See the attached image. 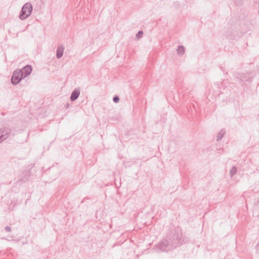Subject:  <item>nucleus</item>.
<instances>
[{
  "instance_id": "1",
  "label": "nucleus",
  "mask_w": 259,
  "mask_h": 259,
  "mask_svg": "<svg viewBox=\"0 0 259 259\" xmlns=\"http://www.w3.org/2000/svg\"><path fill=\"white\" fill-rule=\"evenodd\" d=\"M167 238L160 242L157 247L159 250L167 252L181 244V235L178 232L171 233Z\"/></svg>"
},
{
  "instance_id": "2",
  "label": "nucleus",
  "mask_w": 259,
  "mask_h": 259,
  "mask_svg": "<svg viewBox=\"0 0 259 259\" xmlns=\"http://www.w3.org/2000/svg\"><path fill=\"white\" fill-rule=\"evenodd\" d=\"M32 11V5L29 3L25 4L20 11L19 18L24 20L28 18L31 14Z\"/></svg>"
},
{
  "instance_id": "3",
  "label": "nucleus",
  "mask_w": 259,
  "mask_h": 259,
  "mask_svg": "<svg viewBox=\"0 0 259 259\" xmlns=\"http://www.w3.org/2000/svg\"><path fill=\"white\" fill-rule=\"evenodd\" d=\"M22 73L19 70H16L14 71L11 77V82L13 85L18 84L23 78Z\"/></svg>"
},
{
  "instance_id": "4",
  "label": "nucleus",
  "mask_w": 259,
  "mask_h": 259,
  "mask_svg": "<svg viewBox=\"0 0 259 259\" xmlns=\"http://www.w3.org/2000/svg\"><path fill=\"white\" fill-rule=\"evenodd\" d=\"M22 73V77L24 78L28 76L32 71V67L29 65H27L22 69H19Z\"/></svg>"
},
{
  "instance_id": "5",
  "label": "nucleus",
  "mask_w": 259,
  "mask_h": 259,
  "mask_svg": "<svg viewBox=\"0 0 259 259\" xmlns=\"http://www.w3.org/2000/svg\"><path fill=\"white\" fill-rule=\"evenodd\" d=\"M80 93V89L79 88H76L71 93L70 99L71 101H75L79 97Z\"/></svg>"
},
{
  "instance_id": "6",
  "label": "nucleus",
  "mask_w": 259,
  "mask_h": 259,
  "mask_svg": "<svg viewBox=\"0 0 259 259\" xmlns=\"http://www.w3.org/2000/svg\"><path fill=\"white\" fill-rule=\"evenodd\" d=\"M11 131V129L7 127L0 130V132H1V134L3 136V139H7L8 138Z\"/></svg>"
},
{
  "instance_id": "7",
  "label": "nucleus",
  "mask_w": 259,
  "mask_h": 259,
  "mask_svg": "<svg viewBox=\"0 0 259 259\" xmlns=\"http://www.w3.org/2000/svg\"><path fill=\"white\" fill-rule=\"evenodd\" d=\"M29 172L28 171H24L20 176L19 181L22 182H26L29 177Z\"/></svg>"
},
{
  "instance_id": "8",
  "label": "nucleus",
  "mask_w": 259,
  "mask_h": 259,
  "mask_svg": "<svg viewBox=\"0 0 259 259\" xmlns=\"http://www.w3.org/2000/svg\"><path fill=\"white\" fill-rule=\"evenodd\" d=\"M64 47L62 46L59 47L57 50L56 57L58 59L61 58L64 53Z\"/></svg>"
},
{
  "instance_id": "9",
  "label": "nucleus",
  "mask_w": 259,
  "mask_h": 259,
  "mask_svg": "<svg viewBox=\"0 0 259 259\" xmlns=\"http://www.w3.org/2000/svg\"><path fill=\"white\" fill-rule=\"evenodd\" d=\"M226 133V131L224 129L221 130L220 132L218 133L217 136V140L218 141L221 140L223 137H224V135Z\"/></svg>"
},
{
  "instance_id": "10",
  "label": "nucleus",
  "mask_w": 259,
  "mask_h": 259,
  "mask_svg": "<svg viewBox=\"0 0 259 259\" xmlns=\"http://www.w3.org/2000/svg\"><path fill=\"white\" fill-rule=\"evenodd\" d=\"M177 53L179 55H183L185 53V48L183 46H179L177 49Z\"/></svg>"
},
{
  "instance_id": "11",
  "label": "nucleus",
  "mask_w": 259,
  "mask_h": 259,
  "mask_svg": "<svg viewBox=\"0 0 259 259\" xmlns=\"http://www.w3.org/2000/svg\"><path fill=\"white\" fill-rule=\"evenodd\" d=\"M237 172V168L235 166H233L230 171V176L232 177Z\"/></svg>"
},
{
  "instance_id": "12",
  "label": "nucleus",
  "mask_w": 259,
  "mask_h": 259,
  "mask_svg": "<svg viewBox=\"0 0 259 259\" xmlns=\"http://www.w3.org/2000/svg\"><path fill=\"white\" fill-rule=\"evenodd\" d=\"M240 79V80L243 82H245L246 81H248L249 82H251L250 78H248L244 76H241Z\"/></svg>"
},
{
  "instance_id": "13",
  "label": "nucleus",
  "mask_w": 259,
  "mask_h": 259,
  "mask_svg": "<svg viewBox=\"0 0 259 259\" xmlns=\"http://www.w3.org/2000/svg\"><path fill=\"white\" fill-rule=\"evenodd\" d=\"M143 34V32L142 30L139 31L138 33L136 34V37L137 38H140L142 36V35Z\"/></svg>"
},
{
  "instance_id": "14",
  "label": "nucleus",
  "mask_w": 259,
  "mask_h": 259,
  "mask_svg": "<svg viewBox=\"0 0 259 259\" xmlns=\"http://www.w3.org/2000/svg\"><path fill=\"white\" fill-rule=\"evenodd\" d=\"M113 101L115 103H118L119 101V98L118 96H115L113 98Z\"/></svg>"
},
{
  "instance_id": "15",
  "label": "nucleus",
  "mask_w": 259,
  "mask_h": 259,
  "mask_svg": "<svg viewBox=\"0 0 259 259\" xmlns=\"http://www.w3.org/2000/svg\"><path fill=\"white\" fill-rule=\"evenodd\" d=\"M5 230L6 232H9L11 231V228L9 226H6Z\"/></svg>"
},
{
  "instance_id": "16",
  "label": "nucleus",
  "mask_w": 259,
  "mask_h": 259,
  "mask_svg": "<svg viewBox=\"0 0 259 259\" xmlns=\"http://www.w3.org/2000/svg\"><path fill=\"white\" fill-rule=\"evenodd\" d=\"M5 139H3V136L1 134V132H0V143L2 142L3 140H5Z\"/></svg>"
},
{
  "instance_id": "17",
  "label": "nucleus",
  "mask_w": 259,
  "mask_h": 259,
  "mask_svg": "<svg viewBox=\"0 0 259 259\" xmlns=\"http://www.w3.org/2000/svg\"><path fill=\"white\" fill-rule=\"evenodd\" d=\"M2 239H6L7 240L10 241V240L8 239L7 238H5V237H3Z\"/></svg>"
},
{
  "instance_id": "18",
  "label": "nucleus",
  "mask_w": 259,
  "mask_h": 259,
  "mask_svg": "<svg viewBox=\"0 0 259 259\" xmlns=\"http://www.w3.org/2000/svg\"><path fill=\"white\" fill-rule=\"evenodd\" d=\"M258 245H257L256 246V250H257V251L258 252Z\"/></svg>"
},
{
  "instance_id": "19",
  "label": "nucleus",
  "mask_w": 259,
  "mask_h": 259,
  "mask_svg": "<svg viewBox=\"0 0 259 259\" xmlns=\"http://www.w3.org/2000/svg\"><path fill=\"white\" fill-rule=\"evenodd\" d=\"M11 241H14L15 240L14 239H12V240H11Z\"/></svg>"
}]
</instances>
